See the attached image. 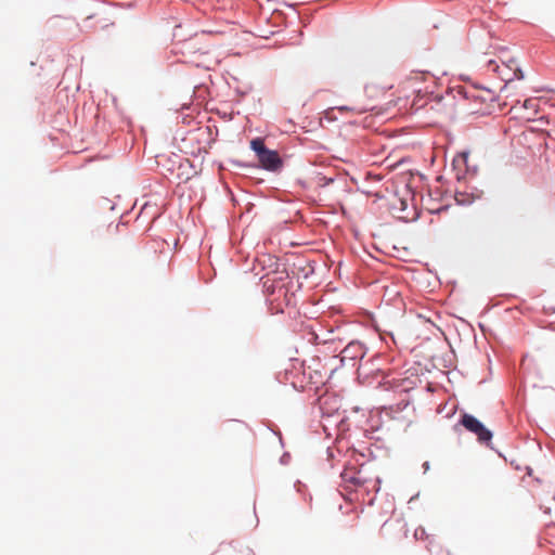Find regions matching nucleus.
I'll return each instance as SVG.
<instances>
[{
	"mask_svg": "<svg viewBox=\"0 0 555 555\" xmlns=\"http://www.w3.org/2000/svg\"><path fill=\"white\" fill-rule=\"evenodd\" d=\"M250 147L256 153L263 169L276 171L282 167L283 163L278 152L267 149L262 139L256 138L251 140Z\"/></svg>",
	"mask_w": 555,
	"mask_h": 555,
	"instance_id": "f257e3e1",
	"label": "nucleus"
},
{
	"mask_svg": "<svg viewBox=\"0 0 555 555\" xmlns=\"http://www.w3.org/2000/svg\"><path fill=\"white\" fill-rule=\"evenodd\" d=\"M461 424L470 433L475 434L482 443H489L492 439V433L483 424L470 414H464Z\"/></svg>",
	"mask_w": 555,
	"mask_h": 555,
	"instance_id": "f03ea898",
	"label": "nucleus"
},
{
	"mask_svg": "<svg viewBox=\"0 0 555 555\" xmlns=\"http://www.w3.org/2000/svg\"><path fill=\"white\" fill-rule=\"evenodd\" d=\"M294 294L289 293L284 284L278 285V296L270 299L271 305L276 311L283 312L284 308L292 305Z\"/></svg>",
	"mask_w": 555,
	"mask_h": 555,
	"instance_id": "7ed1b4c3",
	"label": "nucleus"
},
{
	"mask_svg": "<svg viewBox=\"0 0 555 555\" xmlns=\"http://www.w3.org/2000/svg\"><path fill=\"white\" fill-rule=\"evenodd\" d=\"M547 124L548 122L543 115H540L539 117L522 116V128L532 132H542Z\"/></svg>",
	"mask_w": 555,
	"mask_h": 555,
	"instance_id": "20e7f679",
	"label": "nucleus"
},
{
	"mask_svg": "<svg viewBox=\"0 0 555 555\" xmlns=\"http://www.w3.org/2000/svg\"><path fill=\"white\" fill-rule=\"evenodd\" d=\"M341 478L346 485H352L354 487L362 486L364 482L361 473L354 468L345 469L341 473Z\"/></svg>",
	"mask_w": 555,
	"mask_h": 555,
	"instance_id": "39448f33",
	"label": "nucleus"
},
{
	"mask_svg": "<svg viewBox=\"0 0 555 555\" xmlns=\"http://www.w3.org/2000/svg\"><path fill=\"white\" fill-rule=\"evenodd\" d=\"M541 99L540 98H529V99H526L522 103V108L525 111H531L533 112V115H539L540 114V103H541Z\"/></svg>",
	"mask_w": 555,
	"mask_h": 555,
	"instance_id": "423d86ee",
	"label": "nucleus"
},
{
	"mask_svg": "<svg viewBox=\"0 0 555 555\" xmlns=\"http://www.w3.org/2000/svg\"><path fill=\"white\" fill-rule=\"evenodd\" d=\"M263 287L266 288L267 294L272 298L278 296V285L275 286L270 279H267L263 282Z\"/></svg>",
	"mask_w": 555,
	"mask_h": 555,
	"instance_id": "0eeeda50",
	"label": "nucleus"
},
{
	"mask_svg": "<svg viewBox=\"0 0 555 555\" xmlns=\"http://www.w3.org/2000/svg\"><path fill=\"white\" fill-rule=\"evenodd\" d=\"M508 124H509V125H508V126H507V128L505 129V132H506V133L512 132L514 128H515V129H517L518 120H517L516 118L511 117V118L508 119Z\"/></svg>",
	"mask_w": 555,
	"mask_h": 555,
	"instance_id": "6e6552de",
	"label": "nucleus"
},
{
	"mask_svg": "<svg viewBox=\"0 0 555 555\" xmlns=\"http://www.w3.org/2000/svg\"><path fill=\"white\" fill-rule=\"evenodd\" d=\"M538 473H539V475H540V476H539V477H537V481H538V482H541V481H542L541 476H543V475H544V470L539 468V469H538Z\"/></svg>",
	"mask_w": 555,
	"mask_h": 555,
	"instance_id": "1a4fd4ad",
	"label": "nucleus"
},
{
	"mask_svg": "<svg viewBox=\"0 0 555 555\" xmlns=\"http://www.w3.org/2000/svg\"><path fill=\"white\" fill-rule=\"evenodd\" d=\"M526 112H527L526 114L522 113V116H531V117H539L540 116V114L539 115H533V112H531V111H526Z\"/></svg>",
	"mask_w": 555,
	"mask_h": 555,
	"instance_id": "9d476101",
	"label": "nucleus"
},
{
	"mask_svg": "<svg viewBox=\"0 0 555 555\" xmlns=\"http://www.w3.org/2000/svg\"><path fill=\"white\" fill-rule=\"evenodd\" d=\"M354 347H357V346L351 344V345H349V346H347V347L345 348L344 352H345V353H347V352H349V351H350L352 348H354Z\"/></svg>",
	"mask_w": 555,
	"mask_h": 555,
	"instance_id": "9b49d317",
	"label": "nucleus"
},
{
	"mask_svg": "<svg viewBox=\"0 0 555 555\" xmlns=\"http://www.w3.org/2000/svg\"><path fill=\"white\" fill-rule=\"evenodd\" d=\"M526 469H527V474H528L529 476H532V473H533L532 467H531V466H527V467H526Z\"/></svg>",
	"mask_w": 555,
	"mask_h": 555,
	"instance_id": "f8f14e48",
	"label": "nucleus"
},
{
	"mask_svg": "<svg viewBox=\"0 0 555 555\" xmlns=\"http://www.w3.org/2000/svg\"><path fill=\"white\" fill-rule=\"evenodd\" d=\"M514 73H515L516 76H518V74L520 73V68L518 66H516L514 68Z\"/></svg>",
	"mask_w": 555,
	"mask_h": 555,
	"instance_id": "ddd939ff",
	"label": "nucleus"
}]
</instances>
